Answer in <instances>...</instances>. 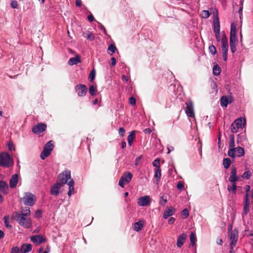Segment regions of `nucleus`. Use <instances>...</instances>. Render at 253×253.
Instances as JSON below:
<instances>
[{"instance_id":"obj_35","label":"nucleus","mask_w":253,"mask_h":253,"mask_svg":"<svg viewBox=\"0 0 253 253\" xmlns=\"http://www.w3.org/2000/svg\"><path fill=\"white\" fill-rule=\"evenodd\" d=\"M19 214H22L24 216H29L30 215V210L29 207H26L22 209V211L19 213Z\"/></svg>"},{"instance_id":"obj_13","label":"nucleus","mask_w":253,"mask_h":253,"mask_svg":"<svg viewBox=\"0 0 253 253\" xmlns=\"http://www.w3.org/2000/svg\"><path fill=\"white\" fill-rule=\"evenodd\" d=\"M76 91L77 92L79 96H84L87 91V88L86 85L82 84H79L75 87Z\"/></svg>"},{"instance_id":"obj_31","label":"nucleus","mask_w":253,"mask_h":253,"mask_svg":"<svg viewBox=\"0 0 253 253\" xmlns=\"http://www.w3.org/2000/svg\"><path fill=\"white\" fill-rule=\"evenodd\" d=\"M155 174H154V178L156 181L158 182L159 181L161 177V169L158 168V169H155Z\"/></svg>"},{"instance_id":"obj_62","label":"nucleus","mask_w":253,"mask_h":253,"mask_svg":"<svg viewBox=\"0 0 253 253\" xmlns=\"http://www.w3.org/2000/svg\"><path fill=\"white\" fill-rule=\"evenodd\" d=\"M87 19L90 22H92L94 20V17L92 14L87 16Z\"/></svg>"},{"instance_id":"obj_3","label":"nucleus","mask_w":253,"mask_h":253,"mask_svg":"<svg viewBox=\"0 0 253 253\" xmlns=\"http://www.w3.org/2000/svg\"><path fill=\"white\" fill-rule=\"evenodd\" d=\"M14 162L10 155L5 152L0 153V166L4 168H9L12 166Z\"/></svg>"},{"instance_id":"obj_50","label":"nucleus","mask_w":253,"mask_h":253,"mask_svg":"<svg viewBox=\"0 0 253 253\" xmlns=\"http://www.w3.org/2000/svg\"><path fill=\"white\" fill-rule=\"evenodd\" d=\"M7 147L9 151H14L15 150L14 145L11 142H8L7 143Z\"/></svg>"},{"instance_id":"obj_32","label":"nucleus","mask_w":253,"mask_h":253,"mask_svg":"<svg viewBox=\"0 0 253 253\" xmlns=\"http://www.w3.org/2000/svg\"><path fill=\"white\" fill-rule=\"evenodd\" d=\"M135 138V131H132L130 132L129 134L127 137V141L128 144L129 146H131L132 143V142Z\"/></svg>"},{"instance_id":"obj_59","label":"nucleus","mask_w":253,"mask_h":253,"mask_svg":"<svg viewBox=\"0 0 253 253\" xmlns=\"http://www.w3.org/2000/svg\"><path fill=\"white\" fill-rule=\"evenodd\" d=\"M75 3L77 7H80L82 5V1L81 0H76Z\"/></svg>"},{"instance_id":"obj_29","label":"nucleus","mask_w":253,"mask_h":253,"mask_svg":"<svg viewBox=\"0 0 253 253\" xmlns=\"http://www.w3.org/2000/svg\"><path fill=\"white\" fill-rule=\"evenodd\" d=\"M83 36L90 41H92L95 39L94 35L89 31L84 32L83 33Z\"/></svg>"},{"instance_id":"obj_22","label":"nucleus","mask_w":253,"mask_h":253,"mask_svg":"<svg viewBox=\"0 0 253 253\" xmlns=\"http://www.w3.org/2000/svg\"><path fill=\"white\" fill-rule=\"evenodd\" d=\"M222 38L221 39V48H229L228 39L224 32H222Z\"/></svg>"},{"instance_id":"obj_20","label":"nucleus","mask_w":253,"mask_h":253,"mask_svg":"<svg viewBox=\"0 0 253 253\" xmlns=\"http://www.w3.org/2000/svg\"><path fill=\"white\" fill-rule=\"evenodd\" d=\"M232 102L231 96H223L220 99V105L223 107H226L227 105Z\"/></svg>"},{"instance_id":"obj_16","label":"nucleus","mask_w":253,"mask_h":253,"mask_svg":"<svg viewBox=\"0 0 253 253\" xmlns=\"http://www.w3.org/2000/svg\"><path fill=\"white\" fill-rule=\"evenodd\" d=\"M62 186L63 185L57 182L51 187L50 194L54 196L58 195L60 192V189Z\"/></svg>"},{"instance_id":"obj_51","label":"nucleus","mask_w":253,"mask_h":253,"mask_svg":"<svg viewBox=\"0 0 253 253\" xmlns=\"http://www.w3.org/2000/svg\"><path fill=\"white\" fill-rule=\"evenodd\" d=\"M182 215L184 216V218H187L189 215V211L187 209H184L182 211Z\"/></svg>"},{"instance_id":"obj_48","label":"nucleus","mask_w":253,"mask_h":253,"mask_svg":"<svg viewBox=\"0 0 253 253\" xmlns=\"http://www.w3.org/2000/svg\"><path fill=\"white\" fill-rule=\"evenodd\" d=\"M176 187L177 189L182 191L184 188V185L181 181H178Z\"/></svg>"},{"instance_id":"obj_18","label":"nucleus","mask_w":253,"mask_h":253,"mask_svg":"<svg viewBox=\"0 0 253 253\" xmlns=\"http://www.w3.org/2000/svg\"><path fill=\"white\" fill-rule=\"evenodd\" d=\"M240 178L237 175V170L235 167H232L231 169V174L229 178L230 182L237 181Z\"/></svg>"},{"instance_id":"obj_39","label":"nucleus","mask_w":253,"mask_h":253,"mask_svg":"<svg viewBox=\"0 0 253 253\" xmlns=\"http://www.w3.org/2000/svg\"><path fill=\"white\" fill-rule=\"evenodd\" d=\"M108 50L109 51L111 52V53H110L109 52H108V53L110 55H112L115 52L116 50H117V48L114 44H111L109 45Z\"/></svg>"},{"instance_id":"obj_63","label":"nucleus","mask_w":253,"mask_h":253,"mask_svg":"<svg viewBox=\"0 0 253 253\" xmlns=\"http://www.w3.org/2000/svg\"><path fill=\"white\" fill-rule=\"evenodd\" d=\"M216 243L218 245H222V244L223 243L222 240L221 238H217V240H216Z\"/></svg>"},{"instance_id":"obj_47","label":"nucleus","mask_w":253,"mask_h":253,"mask_svg":"<svg viewBox=\"0 0 253 253\" xmlns=\"http://www.w3.org/2000/svg\"><path fill=\"white\" fill-rule=\"evenodd\" d=\"M11 253H22L21 249L20 250L17 247H14L12 248Z\"/></svg>"},{"instance_id":"obj_42","label":"nucleus","mask_w":253,"mask_h":253,"mask_svg":"<svg viewBox=\"0 0 253 253\" xmlns=\"http://www.w3.org/2000/svg\"><path fill=\"white\" fill-rule=\"evenodd\" d=\"M95 77V70L93 69L90 71L89 75L88 78L89 79V81L90 82H92L94 80Z\"/></svg>"},{"instance_id":"obj_58","label":"nucleus","mask_w":253,"mask_h":253,"mask_svg":"<svg viewBox=\"0 0 253 253\" xmlns=\"http://www.w3.org/2000/svg\"><path fill=\"white\" fill-rule=\"evenodd\" d=\"M175 220V219L174 217H171L168 220V223L169 224H172L174 222Z\"/></svg>"},{"instance_id":"obj_2","label":"nucleus","mask_w":253,"mask_h":253,"mask_svg":"<svg viewBox=\"0 0 253 253\" xmlns=\"http://www.w3.org/2000/svg\"><path fill=\"white\" fill-rule=\"evenodd\" d=\"M15 219L18 224L25 228L29 229L32 226V221L30 218L27 216L19 214V212H15L14 213Z\"/></svg>"},{"instance_id":"obj_1","label":"nucleus","mask_w":253,"mask_h":253,"mask_svg":"<svg viewBox=\"0 0 253 253\" xmlns=\"http://www.w3.org/2000/svg\"><path fill=\"white\" fill-rule=\"evenodd\" d=\"M69 179H70V181L67 183V185L69 186L68 195L69 196H71L74 194L75 184L74 180L73 179H71V171L69 169H65L63 171L58 175V181L57 182L63 186L67 183Z\"/></svg>"},{"instance_id":"obj_55","label":"nucleus","mask_w":253,"mask_h":253,"mask_svg":"<svg viewBox=\"0 0 253 253\" xmlns=\"http://www.w3.org/2000/svg\"><path fill=\"white\" fill-rule=\"evenodd\" d=\"M214 33L216 40L217 42H219L220 41V32H215Z\"/></svg>"},{"instance_id":"obj_38","label":"nucleus","mask_w":253,"mask_h":253,"mask_svg":"<svg viewBox=\"0 0 253 253\" xmlns=\"http://www.w3.org/2000/svg\"><path fill=\"white\" fill-rule=\"evenodd\" d=\"M213 74L214 76H218L220 73V67L216 64L213 66Z\"/></svg>"},{"instance_id":"obj_26","label":"nucleus","mask_w":253,"mask_h":253,"mask_svg":"<svg viewBox=\"0 0 253 253\" xmlns=\"http://www.w3.org/2000/svg\"><path fill=\"white\" fill-rule=\"evenodd\" d=\"M32 249V246L30 244H23L21 247V252L22 253H27L30 252Z\"/></svg>"},{"instance_id":"obj_54","label":"nucleus","mask_w":253,"mask_h":253,"mask_svg":"<svg viewBox=\"0 0 253 253\" xmlns=\"http://www.w3.org/2000/svg\"><path fill=\"white\" fill-rule=\"evenodd\" d=\"M125 132V130L123 127H120L119 129V133L120 136H123Z\"/></svg>"},{"instance_id":"obj_57","label":"nucleus","mask_w":253,"mask_h":253,"mask_svg":"<svg viewBox=\"0 0 253 253\" xmlns=\"http://www.w3.org/2000/svg\"><path fill=\"white\" fill-rule=\"evenodd\" d=\"M111 66H114L116 64V58L115 57H112L111 58Z\"/></svg>"},{"instance_id":"obj_7","label":"nucleus","mask_w":253,"mask_h":253,"mask_svg":"<svg viewBox=\"0 0 253 253\" xmlns=\"http://www.w3.org/2000/svg\"><path fill=\"white\" fill-rule=\"evenodd\" d=\"M227 154L232 158L234 159L235 157V139L233 134L229 136V150Z\"/></svg>"},{"instance_id":"obj_30","label":"nucleus","mask_w":253,"mask_h":253,"mask_svg":"<svg viewBox=\"0 0 253 253\" xmlns=\"http://www.w3.org/2000/svg\"><path fill=\"white\" fill-rule=\"evenodd\" d=\"M245 154L244 149L241 147H238L235 148V156L240 157L243 156Z\"/></svg>"},{"instance_id":"obj_33","label":"nucleus","mask_w":253,"mask_h":253,"mask_svg":"<svg viewBox=\"0 0 253 253\" xmlns=\"http://www.w3.org/2000/svg\"><path fill=\"white\" fill-rule=\"evenodd\" d=\"M190 245H192V246H194L195 245L196 243L197 242V239L196 237V234L194 232H191L190 235Z\"/></svg>"},{"instance_id":"obj_34","label":"nucleus","mask_w":253,"mask_h":253,"mask_svg":"<svg viewBox=\"0 0 253 253\" xmlns=\"http://www.w3.org/2000/svg\"><path fill=\"white\" fill-rule=\"evenodd\" d=\"M231 160L229 158H224L223 160V165L225 169H227L229 168L231 165Z\"/></svg>"},{"instance_id":"obj_8","label":"nucleus","mask_w":253,"mask_h":253,"mask_svg":"<svg viewBox=\"0 0 253 253\" xmlns=\"http://www.w3.org/2000/svg\"><path fill=\"white\" fill-rule=\"evenodd\" d=\"M133 175L130 172H125L121 176L119 181V185L121 187H124L126 184L129 183L132 178Z\"/></svg>"},{"instance_id":"obj_43","label":"nucleus","mask_w":253,"mask_h":253,"mask_svg":"<svg viewBox=\"0 0 253 253\" xmlns=\"http://www.w3.org/2000/svg\"><path fill=\"white\" fill-rule=\"evenodd\" d=\"M228 48H222V51L223 53V58L224 61H226L227 60V52Z\"/></svg>"},{"instance_id":"obj_28","label":"nucleus","mask_w":253,"mask_h":253,"mask_svg":"<svg viewBox=\"0 0 253 253\" xmlns=\"http://www.w3.org/2000/svg\"><path fill=\"white\" fill-rule=\"evenodd\" d=\"M81 62V59L79 56H76L74 57L71 58L69 61L68 63L70 65H76L78 63Z\"/></svg>"},{"instance_id":"obj_41","label":"nucleus","mask_w":253,"mask_h":253,"mask_svg":"<svg viewBox=\"0 0 253 253\" xmlns=\"http://www.w3.org/2000/svg\"><path fill=\"white\" fill-rule=\"evenodd\" d=\"M237 186H228L227 190L229 192H232L233 194H235L237 190Z\"/></svg>"},{"instance_id":"obj_44","label":"nucleus","mask_w":253,"mask_h":253,"mask_svg":"<svg viewBox=\"0 0 253 253\" xmlns=\"http://www.w3.org/2000/svg\"><path fill=\"white\" fill-rule=\"evenodd\" d=\"M152 164L154 167L156 168V169L161 168L160 164V159L159 158L156 159L153 162Z\"/></svg>"},{"instance_id":"obj_46","label":"nucleus","mask_w":253,"mask_h":253,"mask_svg":"<svg viewBox=\"0 0 253 253\" xmlns=\"http://www.w3.org/2000/svg\"><path fill=\"white\" fill-rule=\"evenodd\" d=\"M209 49L210 52L212 55L215 54V53L216 52V49L214 45H210L209 47Z\"/></svg>"},{"instance_id":"obj_4","label":"nucleus","mask_w":253,"mask_h":253,"mask_svg":"<svg viewBox=\"0 0 253 253\" xmlns=\"http://www.w3.org/2000/svg\"><path fill=\"white\" fill-rule=\"evenodd\" d=\"M236 25L232 23L231 24L230 33V47L231 52L234 53L236 51V42L237 41L236 38Z\"/></svg>"},{"instance_id":"obj_45","label":"nucleus","mask_w":253,"mask_h":253,"mask_svg":"<svg viewBox=\"0 0 253 253\" xmlns=\"http://www.w3.org/2000/svg\"><path fill=\"white\" fill-rule=\"evenodd\" d=\"M252 175V172L250 170L246 171L243 174V177L248 179Z\"/></svg>"},{"instance_id":"obj_5","label":"nucleus","mask_w":253,"mask_h":253,"mask_svg":"<svg viewBox=\"0 0 253 253\" xmlns=\"http://www.w3.org/2000/svg\"><path fill=\"white\" fill-rule=\"evenodd\" d=\"M54 148L53 141L50 140L48 141L44 146L42 151L40 154V158L42 160H44L52 152Z\"/></svg>"},{"instance_id":"obj_40","label":"nucleus","mask_w":253,"mask_h":253,"mask_svg":"<svg viewBox=\"0 0 253 253\" xmlns=\"http://www.w3.org/2000/svg\"><path fill=\"white\" fill-rule=\"evenodd\" d=\"M167 202V197L165 196H162L160 198L159 204L162 206H165Z\"/></svg>"},{"instance_id":"obj_21","label":"nucleus","mask_w":253,"mask_h":253,"mask_svg":"<svg viewBox=\"0 0 253 253\" xmlns=\"http://www.w3.org/2000/svg\"><path fill=\"white\" fill-rule=\"evenodd\" d=\"M31 241L35 244H40L43 242L44 239L42 235H37L31 236Z\"/></svg>"},{"instance_id":"obj_60","label":"nucleus","mask_w":253,"mask_h":253,"mask_svg":"<svg viewBox=\"0 0 253 253\" xmlns=\"http://www.w3.org/2000/svg\"><path fill=\"white\" fill-rule=\"evenodd\" d=\"M151 132H152V130L150 128H147L144 130V132L145 134H150Z\"/></svg>"},{"instance_id":"obj_19","label":"nucleus","mask_w":253,"mask_h":253,"mask_svg":"<svg viewBox=\"0 0 253 253\" xmlns=\"http://www.w3.org/2000/svg\"><path fill=\"white\" fill-rule=\"evenodd\" d=\"M186 238L187 235L185 233H182L178 236L176 242V246L178 248H180L183 246Z\"/></svg>"},{"instance_id":"obj_37","label":"nucleus","mask_w":253,"mask_h":253,"mask_svg":"<svg viewBox=\"0 0 253 253\" xmlns=\"http://www.w3.org/2000/svg\"><path fill=\"white\" fill-rule=\"evenodd\" d=\"M97 91L96 87L93 85H91L89 86L88 91L89 94L91 96H94L96 95V92Z\"/></svg>"},{"instance_id":"obj_53","label":"nucleus","mask_w":253,"mask_h":253,"mask_svg":"<svg viewBox=\"0 0 253 253\" xmlns=\"http://www.w3.org/2000/svg\"><path fill=\"white\" fill-rule=\"evenodd\" d=\"M142 158V156L140 155L139 157H137L135 161V165L138 166L140 164V161Z\"/></svg>"},{"instance_id":"obj_56","label":"nucleus","mask_w":253,"mask_h":253,"mask_svg":"<svg viewBox=\"0 0 253 253\" xmlns=\"http://www.w3.org/2000/svg\"><path fill=\"white\" fill-rule=\"evenodd\" d=\"M42 216V212L40 210H38L35 213V216L37 218H40Z\"/></svg>"},{"instance_id":"obj_12","label":"nucleus","mask_w":253,"mask_h":253,"mask_svg":"<svg viewBox=\"0 0 253 253\" xmlns=\"http://www.w3.org/2000/svg\"><path fill=\"white\" fill-rule=\"evenodd\" d=\"M229 238L230 240V246L232 248L233 246H235L237 243L238 239V230L237 229H234L231 231L229 233Z\"/></svg>"},{"instance_id":"obj_14","label":"nucleus","mask_w":253,"mask_h":253,"mask_svg":"<svg viewBox=\"0 0 253 253\" xmlns=\"http://www.w3.org/2000/svg\"><path fill=\"white\" fill-rule=\"evenodd\" d=\"M46 128V125L43 123H39L32 127V132L36 134H40L44 131Z\"/></svg>"},{"instance_id":"obj_15","label":"nucleus","mask_w":253,"mask_h":253,"mask_svg":"<svg viewBox=\"0 0 253 253\" xmlns=\"http://www.w3.org/2000/svg\"><path fill=\"white\" fill-rule=\"evenodd\" d=\"M213 14L215 16L213 19L214 32H220L219 20L218 17V11L216 9H214Z\"/></svg>"},{"instance_id":"obj_25","label":"nucleus","mask_w":253,"mask_h":253,"mask_svg":"<svg viewBox=\"0 0 253 253\" xmlns=\"http://www.w3.org/2000/svg\"><path fill=\"white\" fill-rule=\"evenodd\" d=\"M246 195H245V200L244 205L246 207H249L250 206V201L248 198L249 193L250 192V186L249 185H246L245 186Z\"/></svg>"},{"instance_id":"obj_10","label":"nucleus","mask_w":253,"mask_h":253,"mask_svg":"<svg viewBox=\"0 0 253 253\" xmlns=\"http://www.w3.org/2000/svg\"><path fill=\"white\" fill-rule=\"evenodd\" d=\"M151 199L149 196L140 197L137 199V205L140 207H146L150 205Z\"/></svg>"},{"instance_id":"obj_6","label":"nucleus","mask_w":253,"mask_h":253,"mask_svg":"<svg viewBox=\"0 0 253 253\" xmlns=\"http://www.w3.org/2000/svg\"><path fill=\"white\" fill-rule=\"evenodd\" d=\"M246 124V120L243 118H240L235 120L231 125V131L232 133H236L239 128H242Z\"/></svg>"},{"instance_id":"obj_23","label":"nucleus","mask_w":253,"mask_h":253,"mask_svg":"<svg viewBox=\"0 0 253 253\" xmlns=\"http://www.w3.org/2000/svg\"><path fill=\"white\" fill-rule=\"evenodd\" d=\"M18 179V175L16 173L12 175V177L10 179L9 186L10 188H14L16 187Z\"/></svg>"},{"instance_id":"obj_52","label":"nucleus","mask_w":253,"mask_h":253,"mask_svg":"<svg viewBox=\"0 0 253 253\" xmlns=\"http://www.w3.org/2000/svg\"><path fill=\"white\" fill-rule=\"evenodd\" d=\"M129 103L131 105H135L136 104V100L134 97H130L129 98Z\"/></svg>"},{"instance_id":"obj_11","label":"nucleus","mask_w":253,"mask_h":253,"mask_svg":"<svg viewBox=\"0 0 253 253\" xmlns=\"http://www.w3.org/2000/svg\"><path fill=\"white\" fill-rule=\"evenodd\" d=\"M186 108L185 113L188 117L194 118L195 114L194 111L193 104L191 100H188L185 103Z\"/></svg>"},{"instance_id":"obj_24","label":"nucleus","mask_w":253,"mask_h":253,"mask_svg":"<svg viewBox=\"0 0 253 253\" xmlns=\"http://www.w3.org/2000/svg\"><path fill=\"white\" fill-rule=\"evenodd\" d=\"M175 209L173 208L166 209L163 213V217L165 219H167L169 217L174 214Z\"/></svg>"},{"instance_id":"obj_17","label":"nucleus","mask_w":253,"mask_h":253,"mask_svg":"<svg viewBox=\"0 0 253 253\" xmlns=\"http://www.w3.org/2000/svg\"><path fill=\"white\" fill-rule=\"evenodd\" d=\"M9 187L8 184L3 180L0 181V192L4 195H7L8 193Z\"/></svg>"},{"instance_id":"obj_27","label":"nucleus","mask_w":253,"mask_h":253,"mask_svg":"<svg viewBox=\"0 0 253 253\" xmlns=\"http://www.w3.org/2000/svg\"><path fill=\"white\" fill-rule=\"evenodd\" d=\"M144 225V222L142 220H139L134 223L133 225V229L135 231L138 232L140 231Z\"/></svg>"},{"instance_id":"obj_49","label":"nucleus","mask_w":253,"mask_h":253,"mask_svg":"<svg viewBox=\"0 0 253 253\" xmlns=\"http://www.w3.org/2000/svg\"><path fill=\"white\" fill-rule=\"evenodd\" d=\"M10 5L13 8H18V2L16 0H12L10 3Z\"/></svg>"},{"instance_id":"obj_9","label":"nucleus","mask_w":253,"mask_h":253,"mask_svg":"<svg viewBox=\"0 0 253 253\" xmlns=\"http://www.w3.org/2000/svg\"><path fill=\"white\" fill-rule=\"evenodd\" d=\"M36 196L29 192L25 193V196L23 198L24 204L27 206H32L35 202Z\"/></svg>"},{"instance_id":"obj_61","label":"nucleus","mask_w":253,"mask_h":253,"mask_svg":"<svg viewBox=\"0 0 253 253\" xmlns=\"http://www.w3.org/2000/svg\"><path fill=\"white\" fill-rule=\"evenodd\" d=\"M249 211V207L244 206V213L245 214H247Z\"/></svg>"},{"instance_id":"obj_36","label":"nucleus","mask_w":253,"mask_h":253,"mask_svg":"<svg viewBox=\"0 0 253 253\" xmlns=\"http://www.w3.org/2000/svg\"><path fill=\"white\" fill-rule=\"evenodd\" d=\"M210 12L208 10H202L200 13V16L202 18L207 19L210 16Z\"/></svg>"},{"instance_id":"obj_64","label":"nucleus","mask_w":253,"mask_h":253,"mask_svg":"<svg viewBox=\"0 0 253 253\" xmlns=\"http://www.w3.org/2000/svg\"><path fill=\"white\" fill-rule=\"evenodd\" d=\"M122 79L123 81H125L126 82H127L129 80V77L126 76H125V75H123L122 76Z\"/></svg>"}]
</instances>
